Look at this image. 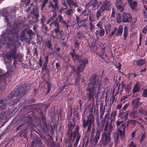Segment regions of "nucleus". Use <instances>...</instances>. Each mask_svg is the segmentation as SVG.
Returning a JSON list of instances; mask_svg holds the SVG:
<instances>
[{"mask_svg":"<svg viewBox=\"0 0 147 147\" xmlns=\"http://www.w3.org/2000/svg\"><path fill=\"white\" fill-rule=\"evenodd\" d=\"M123 120H121L120 119H118L116 122L117 127L118 128L121 125V124L123 123Z\"/></svg>","mask_w":147,"mask_h":147,"instance_id":"603ef678","label":"nucleus"},{"mask_svg":"<svg viewBox=\"0 0 147 147\" xmlns=\"http://www.w3.org/2000/svg\"><path fill=\"white\" fill-rule=\"evenodd\" d=\"M102 50L100 51V53H97V55L102 59L105 60V58H107V54H105V47L104 45H103V47H101Z\"/></svg>","mask_w":147,"mask_h":147,"instance_id":"412c9836","label":"nucleus"},{"mask_svg":"<svg viewBox=\"0 0 147 147\" xmlns=\"http://www.w3.org/2000/svg\"><path fill=\"white\" fill-rule=\"evenodd\" d=\"M123 28L122 25H120L118 29H117V30L116 33V35L117 36H121L123 33Z\"/></svg>","mask_w":147,"mask_h":147,"instance_id":"c756f323","label":"nucleus"},{"mask_svg":"<svg viewBox=\"0 0 147 147\" xmlns=\"http://www.w3.org/2000/svg\"><path fill=\"white\" fill-rule=\"evenodd\" d=\"M142 32L144 34L147 33V25L143 27L142 30Z\"/></svg>","mask_w":147,"mask_h":147,"instance_id":"774afa93","label":"nucleus"},{"mask_svg":"<svg viewBox=\"0 0 147 147\" xmlns=\"http://www.w3.org/2000/svg\"><path fill=\"white\" fill-rule=\"evenodd\" d=\"M88 14L86 13L84 15V16L86 18L83 19H81L82 16L81 15L76 16V20L77 24H81L83 23H84L88 20Z\"/></svg>","mask_w":147,"mask_h":147,"instance_id":"f3484780","label":"nucleus"},{"mask_svg":"<svg viewBox=\"0 0 147 147\" xmlns=\"http://www.w3.org/2000/svg\"><path fill=\"white\" fill-rule=\"evenodd\" d=\"M117 14H118L119 15H120L119 18H117V22L118 23H120L122 21V19H121V13H118Z\"/></svg>","mask_w":147,"mask_h":147,"instance_id":"bf43d9fd","label":"nucleus"},{"mask_svg":"<svg viewBox=\"0 0 147 147\" xmlns=\"http://www.w3.org/2000/svg\"><path fill=\"white\" fill-rule=\"evenodd\" d=\"M77 75V77L75 78V83L74 85L76 86L77 84L80 82L81 79L80 77L81 76V74H79V75Z\"/></svg>","mask_w":147,"mask_h":147,"instance_id":"09e8293b","label":"nucleus"},{"mask_svg":"<svg viewBox=\"0 0 147 147\" xmlns=\"http://www.w3.org/2000/svg\"><path fill=\"white\" fill-rule=\"evenodd\" d=\"M31 13L33 15L34 17L36 19L34 22H37L38 21V18L39 17V15L38 14L39 12L37 9L35 8H33L32 10L31 11Z\"/></svg>","mask_w":147,"mask_h":147,"instance_id":"a211bd4d","label":"nucleus"},{"mask_svg":"<svg viewBox=\"0 0 147 147\" xmlns=\"http://www.w3.org/2000/svg\"><path fill=\"white\" fill-rule=\"evenodd\" d=\"M51 24L54 25L55 27L53 30L51 35L52 37L53 38L57 39H60L62 38L63 31L60 30V26L59 23L54 20Z\"/></svg>","mask_w":147,"mask_h":147,"instance_id":"423d86ee","label":"nucleus"},{"mask_svg":"<svg viewBox=\"0 0 147 147\" xmlns=\"http://www.w3.org/2000/svg\"><path fill=\"white\" fill-rule=\"evenodd\" d=\"M71 117H68L67 119V135L68 136V139L71 140L73 138V141L74 142L76 139V138L77 134H79V131L80 128L78 125L76 126L75 130L73 131H72V129L74 128L75 127V123L72 122L71 119Z\"/></svg>","mask_w":147,"mask_h":147,"instance_id":"7ed1b4c3","label":"nucleus"},{"mask_svg":"<svg viewBox=\"0 0 147 147\" xmlns=\"http://www.w3.org/2000/svg\"><path fill=\"white\" fill-rule=\"evenodd\" d=\"M90 82V86L87 88L86 95L89 100H93L94 98L97 99L101 89L102 81L99 79L98 75L94 74L91 76Z\"/></svg>","mask_w":147,"mask_h":147,"instance_id":"f257e3e1","label":"nucleus"},{"mask_svg":"<svg viewBox=\"0 0 147 147\" xmlns=\"http://www.w3.org/2000/svg\"><path fill=\"white\" fill-rule=\"evenodd\" d=\"M100 135V131L99 130H97L95 136L94 137L93 139V142L95 143V144H96L98 142L99 140Z\"/></svg>","mask_w":147,"mask_h":147,"instance_id":"b1692460","label":"nucleus"},{"mask_svg":"<svg viewBox=\"0 0 147 147\" xmlns=\"http://www.w3.org/2000/svg\"><path fill=\"white\" fill-rule=\"evenodd\" d=\"M17 49L16 47H14L11 49L9 52V53L6 55V58L7 59H10L11 58H17L18 55L16 54Z\"/></svg>","mask_w":147,"mask_h":147,"instance_id":"ddd939ff","label":"nucleus"},{"mask_svg":"<svg viewBox=\"0 0 147 147\" xmlns=\"http://www.w3.org/2000/svg\"><path fill=\"white\" fill-rule=\"evenodd\" d=\"M76 137V140L74 145V147H77L78 143L81 137V134H77Z\"/></svg>","mask_w":147,"mask_h":147,"instance_id":"c9c22d12","label":"nucleus"},{"mask_svg":"<svg viewBox=\"0 0 147 147\" xmlns=\"http://www.w3.org/2000/svg\"><path fill=\"white\" fill-rule=\"evenodd\" d=\"M46 84H47V89L45 94H48L51 91L52 87V83L48 80L46 82Z\"/></svg>","mask_w":147,"mask_h":147,"instance_id":"72a5a7b5","label":"nucleus"},{"mask_svg":"<svg viewBox=\"0 0 147 147\" xmlns=\"http://www.w3.org/2000/svg\"><path fill=\"white\" fill-rule=\"evenodd\" d=\"M18 98H16L13 101V105H15L18 102H19L20 100V98H21L22 97H17Z\"/></svg>","mask_w":147,"mask_h":147,"instance_id":"4d7b16f0","label":"nucleus"},{"mask_svg":"<svg viewBox=\"0 0 147 147\" xmlns=\"http://www.w3.org/2000/svg\"><path fill=\"white\" fill-rule=\"evenodd\" d=\"M111 2L109 0H105L103 2L101 6L99 9L97 11L96 13V18L98 20L99 19L102 13L111 10Z\"/></svg>","mask_w":147,"mask_h":147,"instance_id":"20e7f679","label":"nucleus"},{"mask_svg":"<svg viewBox=\"0 0 147 147\" xmlns=\"http://www.w3.org/2000/svg\"><path fill=\"white\" fill-rule=\"evenodd\" d=\"M111 27V25L110 23H108L106 26H105L106 34H107L110 32Z\"/></svg>","mask_w":147,"mask_h":147,"instance_id":"ea45409f","label":"nucleus"},{"mask_svg":"<svg viewBox=\"0 0 147 147\" xmlns=\"http://www.w3.org/2000/svg\"><path fill=\"white\" fill-rule=\"evenodd\" d=\"M51 24L54 25L55 27L53 30L51 35L52 37L53 38L57 39H60L62 38L63 31L60 30V26L59 23L54 20Z\"/></svg>","mask_w":147,"mask_h":147,"instance_id":"0eeeda50","label":"nucleus"},{"mask_svg":"<svg viewBox=\"0 0 147 147\" xmlns=\"http://www.w3.org/2000/svg\"><path fill=\"white\" fill-rule=\"evenodd\" d=\"M146 111L144 108L142 107L139 109L138 113L145 115H146Z\"/></svg>","mask_w":147,"mask_h":147,"instance_id":"58836bf2","label":"nucleus"},{"mask_svg":"<svg viewBox=\"0 0 147 147\" xmlns=\"http://www.w3.org/2000/svg\"><path fill=\"white\" fill-rule=\"evenodd\" d=\"M105 109V107H103V105L100 104V119H102L104 116Z\"/></svg>","mask_w":147,"mask_h":147,"instance_id":"c85d7f7f","label":"nucleus"},{"mask_svg":"<svg viewBox=\"0 0 147 147\" xmlns=\"http://www.w3.org/2000/svg\"><path fill=\"white\" fill-rule=\"evenodd\" d=\"M86 119L84 117L82 118V127L83 130L87 129L86 132V133L90 134L91 137L94 136L95 132V129L94 127H92L94 125V116L92 114V109L90 110L89 115L86 116Z\"/></svg>","mask_w":147,"mask_h":147,"instance_id":"f03ea898","label":"nucleus"},{"mask_svg":"<svg viewBox=\"0 0 147 147\" xmlns=\"http://www.w3.org/2000/svg\"><path fill=\"white\" fill-rule=\"evenodd\" d=\"M27 87L20 86L16 91L11 92L8 95L9 98H12L14 97H22L28 92Z\"/></svg>","mask_w":147,"mask_h":147,"instance_id":"39448f33","label":"nucleus"},{"mask_svg":"<svg viewBox=\"0 0 147 147\" xmlns=\"http://www.w3.org/2000/svg\"><path fill=\"white\" fill-rule=\"evenodd\" d=\"M75 60H76L79 63H80V64L84 63V60H87L86 59H85L83 60V59L80 58L78 55H77L76 54H75Z\"/></svg>","mask_w":147,"mask_h":147,"instance_id":"473e14b6","label":"nucleus"},{"mask_svg":"<svg viewBox=\"0 0 147 147\" xmlns=\"http://www.w3.org/2000/svg\"><path fill=\"white\" fill-rule=\"evenodd\" d=\"M38 64L40 67L42 65V57L41 56L40 57V59L38 60Z\"/></svg>","mask_w":147,"mask_h":147,"instance_id":"e2e57ef3","label":"nucleus"},{"mask_svg":"<svg viewBox=\"0 0 147 147\" xmlns=\"http://www.w3.org/2000/svg\"><path fill=\"white\" fill-rule=\"evenodd\" d=\"M29 120L30 121L29 124L30 125L32 124V122L34 121V119H36V115L35 112H32V114L29 115L28 117Z\"/></svg>","mask_w":147,"mask_h":147,"instance_id":"393cba45","label":"nucleus"},{"mask_svg":"<svg viewBox=\"0 0 147 147\" xmlns=\"http://www.w3.org/2000/svg\"><path fill=\"white\" fill-rule=\"evenodd\" d=\"M117 132V134H119V136H120L121 139L124 138L125 131H123L121 130H118Z\"/></svg>","mask_w":147,"mask_h":147,"instance_id":"de8ad7c7","label":"nucleus"},{"mask_svg":"<svg viewBox=\"0 0 147 147\" xmlns=\"http://www.w3.org/2000/svg\"><path fill=\"white\" fill-rule=\"evenodd\" d=\"M96 26L98 27L100 29L102 28V23L101 21H99L98 23L96 24Z\"/></svg>","mask_w":147,"mask_h":147,"instance_id":"680f3d73","label":"nucleus"},{"mask_svg":"<svg viewBox=\"0 0 147 147\" xmlns=\"http://www.w3.org/2000/svg\"><path fill=\"white\" fill-rule=\"evenodd\" d=\"M116 68L119 71L121 69V65L120 63H118L115 65Z\"/></svg>","mask_w":147,"mask_h":147,"instance_id":"338daca9","label":"nucleus"},{"mask_svg":"<svg viewBox=\"0 0 147 147\" xmlns=\"http://www.w3.org/2000/svg\"><path fill=\"white\" fill-rule=\"evenodd\" d=\"M66 1L69 5H74L75 7L77 6V3L74 2L73 0H66Z\"/></svg>","mask_w":147,"mask_h":147,"instance_id":"a18cd8bd","label":"nucleus"},{"mask_svg":"<svg viewBox=\"0 0 147 147\" xmlns=\"http://www.w3.org/2000/svg\"><path fill=\"white\" fill-rule=\"evenodd\" d=\"M84 63L80 64L77 66V75H79V74H80V73L83 72L84 67L86 66V64L88 63V60H85Z\"/></svg>","mask_w":147,"mask_h":147,"instance_id":"2eb2a0df","label":"nucleus"},{"mask_svg":"<svg viewBox=\"0 0 147 147\" xmlns=\"http://www.w3.org/2000/svg\"><path fill=\"white\" fill-rule=\"evenodd\" d=\"M119 134H116V135L114 137V141L115 146H116L118 144L119 142Z\"/></svg>","mask_w":147,"mask_h":147,"instance_id":"79ce46f5","label":"nucleus"},{"mask_svg":"<svg viewBox=\"0 0 147 147\" xmlns=\"http://www.w3.org/2000/svg\"><path fill=\"white\" fill-rule=\"evenodd\" d=\"M105 34V29L103 28H102L100 29V30L98 31V35L101 37L103 36Z\"/></svg>","mask_w":147,"mask_h":147,"instance_id":"8fccbe9b","label":"nucleus"},{"mask_svg":"<svg viewBox=\"0 0 147 147\" xmlns=\"http://www.w3.org/2000/svg\"><path fill=\"white\" fill-rule=\"evenodd\" d=\"M142 95L144 97H147V88H146L144 90Z\"/></svg>","mask_w":147,"mask_h":147,"instance_id":"13d9d810","label":"nucleus"},{"mask_svg":"<svg viewBox=\"0 0 147 147\" xmlns=\"http://www.w3.org/2000/svg\"><path fill=\"white\" fill-rule=\"evenodd\" d=\"M126 125L125 123H122L119 127H118L119 128L118 130H121L123 131H125V129Z\"/></svg>","mask_w":147,"mask_h":147,"instance_id":"c03bdc74","label":"nucleus"},{"mask_svg":"<svg viewBox=\"0 0 147 147\" xmlns=\"http://www.w3.org/2000/svg\"><path fill=\"white\" fill-rule=\"evenodd\" d=\"M41 119L40 121L41 125L43 130L44 131H48L49 128V124L46 123V117L42 113L41 114Z\"/></svg>","mask_w":147,"mask_h":147,"instance_id":"9b49d317","label":"nucleus"},{"mask_svg":"<svg viewBox=\"0 0 147 147\" xmlns=\"http://www.w3.org/2000/svg\"><path fill=\"white\" fill-rule=\"evenodd\" d=\"M89 2L96 5L98 3V0H90Z\"/></svg>","mask_w":147,"mask_h":147,"instance_id":"69168bd1","label":"nucleus"},{"mask_svg":"<svg viewBox=\"0 0 147 147\" xmlns=\"http://www.w3.org/2000/svg\"><path fill=\"white\" fill-rule=\"evenodd\" d=\"M96 5L88 2L85 5V8L87 9L89 13H90L91 10L95 9Z\"/></svg>","mask_w":147,"mask_h":147,"instance_id":"6ab92c4d","label":"nucleus"},{"mask_svg":"<svg viewBox=\"0 0 147 147\" xmlns=\"http://www.w3.org/2000/svg\"><path fill=\"white\" fill-rule=\"evenodd\" d=\"M130 116L133 118L137 119L139 117V115L137 111H132L130 113Z\"/></svg>","mask_w":147,"mask_h":147,"instance_id":"2f4dec72","label":"nucleus"},{"mask_svg":"<svg viewBox=\"0 0 147 147\" xmlns=\"http://www.w3.org/2000/svg\"><path fill=\"white\" fill-rule=\"evenodd\" d=\"M7 103H5L4 100H0V109H5V107L6 106V104Z\"/></svg>","mask_w":147,"mask_h":147,"instance_id":"a19ab883","label":"nucleus"},{"mask_svg":"<svg viewBox=\"0 0 147 147\" xmlns=\"http://www.w3.org/2000/svg\"><path fill=\"white\" fill-rule=\"evenodd\" d=\"M117 111L115 110L112 111L111 114V118L109 121V125H113V123H114L115 120L116 116L117 115Z\"/></svg>","mask_w":147,"mask_h":147,"instance_id":"aec40b11","label":"nucleus"},{"mask_svg":"<svg viewBox=\"0 0 147 147\" xmlns=\"http://www.w3.org/2000/svg\"><path fill=\"white\" fill-rule=\"evenodd\" d=\"M146 136V134L145 132L143 133L139 140V142L140 143L142 142L145 139Z\"/></svg>","mask_w":147,"mask_h":147,"instance_id":"3c124183","label":"nucleus"},{"mask_svg":"<svg viewBox=\"0 0 147 147\" xmlns=\"http://www.w3.org/2000/svg\"><path fill=\"white\" fill-rule=\"evenodd\" d=\"M107 111V113L105 114L104 119L106 121V123L108 122V123H109V119H110L111 117H110L109 116L110 113L108 112V110Z\"/></svg>","mask_w":147,"mask_h":147,"instance_id":"37998d69","label":"nucleus"},{"mask_svg":"<svg viewBox=\"0 0 147 147\" xmlns=\"http://www.w3.org/2000/svg\"><path fill=\"white\" fill-rule=\"evenodd\" d=\"M82 31L80 30L76 33V38L79 39H82L84 37V28H81Z\"/></svg>","mask_w":147,"mask_h":147,"instance_id":"a878e982","label":"nucleus"},{"mask_svg":"<svg viewBox=\"0 0 147 147\" xmlns=\"http://www.w3.org/2000/svg\"><path fill=\"white\" fill-rule=\"evenodd\" d=\"M9 34H11L12 36L11 38H9V40L12 43L14 44L17 43L18 42V36L17 32L15 29H12L10 30L9 32Z\"/></svg>","mask_w":147,"mask_h":147,"instance_id":"1a4fd4ad","label":"nucleus"},{"mask_svg":"<svg viewBox=\"0 0 147 147\" xmlns=\"http://www.w3.org/2000/svg\"><path fill=\"white\" fill-rule=\"evenodd\" d=\"M51 41L50 40H47L45 42V43L46 46L48 48L51 50L53 49L52 45L51 44Z\"/></svg>","mask_w":147,"mask_h":147,"instance_id":"f704fd0d","label":"nucleus"},{"mask_svg":"<svg viewBox=\"0 0 147 147\" xmlns=\"http://www.w3.org/2000/svg\"><path fill=\"white\" fill-rule=\"evenodd\" d=\"M24 124L22 123V124L19 125L16 128V131H18L19 130L21 129V131H24L26 128H24Z\"/></svg>","mask_w":147,"mask_h":147,"instance_id":"49530a36","label":"nucleus"},{"mask_svg":"<svg viewBox=\"0 0 147 147\" xmlns=\"http://www.w3.org/2000/svg\"><path fill=\"white\" fill-rule=\"evenodd\" d=\"M127 1L132 10L136 11V7L137 6V2L136 1L133 2L132 0H127Z\"/></svg>","mask_w":147,"mask_h":147,"instance_id":"4be33fe9","label":"nucleus"},{"mask_svg":"<svg viewBox=\"0 0 147 147\" xmlns=\"http://www.w3.org/2000/svg\"><path fill=\"white\" fill-rule=\"evenodd\" d=\"M80 45L78 41H77L74 42V45L75 46V48H77V49L78 50L79 49V45Z\"/></svg>","mask_w":147,"mask_h":147,"instance_id":"0e129e2a","label":"nucleus"},{"mask_svg":"<svg viewBox=\"0 0 147 147\" xmlns=\"http://www.w3.org/2000/svg\"><path fill=\"white\" fill-rule=\"evenodd\" d=\"M111 135L107 134L102 133L99 144L100 147H107L111 143Z\"/></svg>","mask_w":147,"mask_h":147,"instance_id":"6e6552de","label":"nucleus"},{"mask_svg":"<svg viewBox=\"0 0 147 147\" xmlns=\"http://www.w3.org/2000/svg\"><path fill=\"white\" fill-rule=\"evenodd\" d=\"M117 27H115L114 28L112 32L110 34H109V36L110 37H111L112 36H113L115 34V32L117 30Z\"/></svg>","mask_w":147,"mask_h":147,"instance_id":"6e6d98bb","label":"nucleus"},{"mask_svg":"<svg viewBox=\"0 0 147 147\" xmlns=\"http://www.w3.org/2000/svg\"><path fill=\"white\" fill-rule=\"evenodd\" d=\"M128 35V28L127 26H125L124 27L123 32L124 39L125 40L126 39Z\"/></svg>","mask_w":147,"mask_h":147,"instance_id":"4c0bfd02","label":"nucleus"},{"mask_svg":"<svg viewBox=\"0 0 147 147\" xmlns=\"http://www.w3.org/2000/svg\"><path fill=\"white\" fill-rule=\"evenodd\" d=\"M140 82H138L135 85L132 91L133 93L137 92L140 90Z\"/></svg>","mask_w":147,"mask_h":147,"instance_id":"bb28decb","label":"nucleus"},{"mask_svg":"<svg viewBox=\"0 0 147 147\" xmlns=\"http://www.w3.org/2000/svg\"><path fill=\"white\" fill-rule=\"evenodd\" d=\"M132 16L129 13L124 12L122 13V21L124 23L130 22L132 20Z\"/></svg>","mask_w":147,"mask_h":147,"instance_id":"f8f14e48","label":"nucleus"},{"mask_svg":"<svg viewBox=\"0 0 147 147\" xmlns=\"http://www.w3.org/2000/svg\"><path fill=\"white\" fill-rule=\"evenodd\" d=\"M115 3L117 9L120 12L124 11L125 3H123V0H115Z\"/></svg>","mask_w":147,"mask_h":147,"instance_id":"4468645a","label":"nucleus"},{"mask_svg":"<svg viewBox=\"0 0 147 147\" xmlns=\"http://www.w3.org/2000/svg\"><path fill=\"white\" fill-rule=\"evenodd\" d=\"M9 75V73L8 71L3 74H0V86H4L6 85Z\"/></svg>","mask_w":147,"mask_h":147,"instance_id":"9d476101","label":"nucleus"},{"mask_svg":"<svg viewBox=\"0 0 147 147\" xmlns=\"http://www.w3.org/2000/svg\"><path fill=\"white\" fill-rule=\"evenodd\" d=\"M73 10L71 9H69L65 12V14L68 15H71L73 13Z\"/></svg>","mask_w":147,"mask_h":147,"instance_id":"864d4df0","label":"nucleus"},{"mask_svg":"<svg viewBox=\"0 0 147 147\" xmlns=\"http://www.w3.org/2000/svg\"><path fill=\"white\" fill-rule=\"evenodd\" d=\"M82 24H77L78 25V27H77V29H79L81 27H86V25L84 23H82Z\"/></svg>","mask_w":147,"mask_h":147,"instance_id":"052dcab7","label":"nucleus"},{"mask_svg":"<svg viewBox=\"0 0 147 147\" xmlns=\"http://www.w3.org/2000/svg\"><path fill=\"white\" fill-rule=\"evenodd\" d=\"M119 116L122 120H126L128 118V113L127 112H121L120 110V112L119 113Z\"/></svg>","mask_w":147,"mask_h":147,"instance_id":"5701e85b","label":"nucleus"},{"mask_svg":"<svg viewBox=\"0 0 147 147\" xmlns=\"http://www.w3.org/2000/svg\"><path fill=\"white\" fill-rule=\"evenodd\" d=\"M113 129V125H109V123H108V122L106 123L105 125V127L102 133L111 135Z\"/></svg>","mask_w":147,"mask_h":147,"instance_id":"dca6fc26","label":"nucleus"},{"mask_svg":"<svg viewBox=\"0 0 147 147\" xmlns=\"http://www.w3.org/2000/svg\"><path fill=\"white\" fill-rule=\"evenodd\" d=\"M5 112H2L1 113H0V122H2L3 119L6 120L7 119V117L5 116Z\"/></svg>","mask_w":147,"mask_h":147,"instance_id":"e433bc0d","label":"nucleus"},{"mask_svg":"<svg viewBox=\"0 0 147 147\" xmlns=\"http://www.w3.org/2000/svg\"><path fill=\"white\" fill-rule=\"evenodd\" d=\"M88 24L90 26V30L91 32H92L95 28V26L91 22H90Z\"/></svg>","mask_w":147,"mask_h":147,"instance_id":"5fc2aeb1","label":"nucleus"},{"mask_svg":"<svg viewBox=\"0 0 147 147\" xmlns=\"http://www.w3.org/2000/svg\"><path fill=\"white\" fill-rule=\"evenodd\" d=\"M140 100V97H138L137 98L133 99L131 102V105H133L134 107L136 109L138 108L140 105L138 103Z\"/></svg>","mask_w":147,"mask_h":147,"instance_id":"cd10ccee","label":"nucleus"},{"mask_svg":"<svg viewBox=\"0 0 147 147\" xmlns=\"http://www.w3.org/2000/svg\"><path fill=\"white\" fill-rule=\"evenodd\" d=\"M136 65L138 66H141L146 63V61L144 59L141 58L139 60H137L136 61Z\"/></svg>","mask_w":147,"mask_h":147,"instance_id":"7c9ffc66","label":"nucleus"}]
</instances>
